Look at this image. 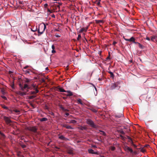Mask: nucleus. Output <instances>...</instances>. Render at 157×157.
I'll list each match as a JSON object with an SVG mask.
<instances>
[{"label": "nucleus", "mask_w": 157, "mask_h": 157, "mask_svg": "<svg viewBox=\"0 0 157 157\" xmlns=\"http://www.w3.org/2000/svg\"><path fill=\"white\" fill-rule=\"evenodd\" d=\"M13 111L15 112L16 113H19L20 112V111L19 110H17V109H14L13 110Z\"/></svg>", "instance_id": "f704fd0d"}, {"label": "nucleus", "mask_w": 157, "mask_h": 157, "mask_svg": "<svg viewBox=\"0 0 157 157\" xmlns=\"http://www.w3.org/2000/svg\"><path fill=\"white\" fill-rule=\"evenodd\" d=\"M62 125V126L63 127H65V128H66V127L67 126V125L66 124H63Z\"/></svg>", "instance_id": "ea45409f"}, {"label": "nucleus", "mask_w": 157, "mask_h": 157, "mask_svg": "<svg viewBox=\"0 0 157 157\" xmlns=\"http://www.w3.org/2000/svg\"><path fill=\"white\" fill-rule=\"evenodd\" d=\"M46 28V26L44 24H41L39 26V28L38 30V36H40L42 34Z\"/></svg>", "instance_id": "f03ea898"}, {"label": "nucleus", "mask_w": 157, "mask_h": 157, "mask_svg": "<svg viewBox=\"0 0 157 157\" xmlns=\"http://www.w3.org/2000/svg\"><path fill=\"white\" fill-rule=\"evenodd\" d=\"M125 149H126V150L129 151L131 153H132L133 152V150H132V149L131 148L129 147H128V146L126 147H125Z\"/></svg>", "instance_id": "f3484780"}, {"label": "nucleus", "mask_w": 157, "mask_h": 157, "mask_svg": "<svg viewBox=\"0 0 157 157\" xmlns=\"http://www.w3.org/2000/svg\"><path fill=\"white\" fill-rule=\"evenodd\" d=\"M99 131L101 132V134L105 136H106V134L104 132L101 130H100Z\"/></svg>", "instance_id": "7c9ffc66"}, {"label": "nucleus", "mask_w": 157, "mask_h": 157, "mask_svg": "<svg viewBox=\"0 0 157 157\" xmlns=\"http://www.w3.org/2000/svg\"><path fill=\"white\" fill-rule=\"evenodd\" d=\"M117 43V42L116 41H114L112 44V45H115Z\"/></svg>", "instance_id": "79ce46f5"}, {"label": "nucleus", "mask_w": 157, "mask_h": 157, "mask_svg": "<svg viewBox=\"0 0 157 157\" xmlns=\"http://www.w3.org/2000/svg\"><path fill=\"white\" fill-rule=\"evenodd\" d=\"M92 147L94 148H97V147L95 145H92Z\"/></svg>", "instance_id": "09e8293b"}, {"label": "nucleus", "mask_w": 157, "mask_h": 157, "mask_svg": "<svg viewBox=\"0 0 157 157\" xmlns=\"http://www.w3.org/2000/svg\"><path fill=\"white\" fill-rule=\"evenodd\" d=\"M59 136V139L61 140H69V139L67 138H66L65 137H64L63 135H60V134L58 135Z\"/></svg>", "instance_id": "9d476101"}, {"label": "nucleus", "mask_w": 157, "mask_h": 157, "mask_svg": "<svg viewBox=\"0 0 157 157\" xmlns=\"http://www.w3.org/2000/svg\"><path fill=\"white\" fill-rule=\"evenodd\" d=\"M18 82L19 86L21 88H31L32 87L34 88H40L41 87L38 88L37 87L36 85H34L32 79L27 78H25L23 79L19 78Z\"/></svg>", "instance_id": "f257e3e1"}, {"label": "nucleus", "mask_w": 157, "mask_h": 157, "mask_svg": "<svg viewBox=\"0 0 157 157\" xmlns=\"http://www.w3.org/2000/svg\"><path fill=\"white\" fill-rule=\"evenodd\" d=\"M40 120L41 121H46L48 120V119L46 117H43Z\"/></svg>", "instance_id": "5701e85b"}, {"label": "nucleus", "mask_w": 157, "mask_h": 157, "mask_svg": "<svg viewBox=\"0 0 157 157\" xmlns=\"http://www.w3.org/2000/svg\"><path fill=\"white\" fill-rule=\"evenodd\" d=\"M57 7H58L59 9L60 8V6L59 5H58L57 6Z\"/></svg>", "instance_id": "0e129e2a"}, {"label": "nucleus", "mask_w": 157, "mask_h": 157, "mask_svg": "<svg viewBox=\"0 0 157 157\" xmlns=\"http://www.w3.org/2000/svg\"><path fill=\"white\" fill-rule=\"evenodd\" d=\"M94 154L98 155V152H94Z\"/></svg>", "instance_id": "603ef678"}, {"label": "nucleus", "mask_w": 157, "mask_h": 157, "mask_svg": "<svg viewBox=\"0 0 157 157\" xmlns=\"http://www.w3.org/2000/svg\"><path fill=\"white\" fill-rule=\"evenodd\" d=\"M120 137H121L122 140H124V137L122 135H120Z\"/></svg>", "instance_id": "4c0bfd02"}, {"label": "nucleus", "mask_w": 157, "mask_h": 157, "mask_svg": "<svg viewBox=\"0 0 157 157\" xmlns=\"http://www.w3.org/2000/svg\"><path fill=\"white\" fill-rule=\"evenodd\" d=\"M127 138L128 139V140H129V142H131L132 143H133V142H132V139L129 136H127Z\"/></svg>", "instance_id": "cd10ccee"}, {"label": "nucleus", "mask_w": 157, "mask_h": 157, "mask_svg": "<svg viewBox=\"0 0 157 157\" xmlns=\"http://www.w3.org/2000/svg\"><path fill=\"white\" fill-rule=\"evenodd\" d=\"M37 29V28L35 30H34V29H31V30L33 32H35V31H36Z\"/></svg>", "instance_id": "37998d69"}, {"label": "nucleus", "mask_w": 157, "mask_h": 157, "mask_svg": "<svg viewBox=\"0 0 157 157\" xmlns=\"http://www.w3.org/2000/svg\"><path fill=\"white\" fill-rule=\"evenodd\" d=\"M35 90L34 91H32L31 92L32 94H36L38 93L39 90H38V89H35Z\"/></svg>", "instance_id": "aec40b11"}, {"label": "nucleus", "mask_w": 157, "mask_h": 157, "mask_svg": "<svg viewBox=\"0 0 157 157\" xmlns=\"http://www.w3.org/2000/svg\"><path fill=\"white\" fill-rule=\"evenodd\" d=\"M52 88H54L53 87H52ZM55 88H59V89H60V88H62L61 87H58V88L56 87Z\"/></svg>", "instance_id": "bf43d9fd"}, {"label": "nucleus", "mask_w": 157, "mask_h": 157, "mask_svg": "<svg viewBox=\"0 0 157 157\" xmlns=\"http://www.w3.org/2000/svg\"><path fill=\"white\" fill-rule=\"evenodd\" d=\"M115 147H112V148H111V150H112V151H114V150H115Z\"/></svg>", "instance_id": "c03bdc74"}, {"label": "nucleus", "mask_w": 157, "mask_h": 157, "mask_svg": "<svg viewBox=\"0 0 157 157\" xmlns=\"http://www.w3.org/2000/svg\"><path fill=\"white\" fill-rule=\"evenodd\" d=\"M28 91V90L26 91L24 90V89H21V91H17L16 92V93L17 94L20 95L21 96H23L26 94L27 92Z\"/></svg>", "instance_id": "39448f33"}, {"label": "nucleus", "mask_w": 157, "mask_h": 157, "mask_svg": "<svg viewBox=\"0 0 157 157\" xmlns=\"http://www.w3.org/2000/svg\"><path fill=\"white\" fill-rule=\"evenodd\" d=\"M14 85L13 84L12 85H11V87H12V88H13V86H14Z\"/></svg>", "instance_id": "680f3d73"}, {"label": "nucleus", "mask_w": 157, "mask_h": 157, "mask_svg": "<svg viewBox=\"0 0 157 157\" xmlns=\"http://www.w3.org/2000/svg\"><path fill=\"white\" fill-rule=\"evenodd\" d=\"M109 73L110 74V77L113 78L114 75L113 73L111 71H109Z\"/></svg>", "instance_id": "a878e982"}, {"label": "nucleus", "mask_w": 157, "mask_h": 157, "mask_svg": "<svg viewBox=\"0 0 157 157\" xmlns=\"http://www.w3.org/2000/svg\"><path fill=\"white\" fill-rule=\"evenodd\" d=\"M88 29V27L83 28H81L79 30V33H82L84 31L86 32L87 31V30Z\"/></svg>", "instance_id": "4468645a"}, {"label": "nucleus", "mask_w": 157, "mask_h": 157, "mask_svg": "<svg viewBox=\"0 0 157 157\" xmlns=\"http://www.w3.org/2000/svg\"><path fill=\"white\" fill-rule=\"evenodd\" d=\"M36 97V96L35 95H32V96H30L29 98L30 99H33V98H34Z\"/></svg>", "instance_id": "72a5a7b5"}, {"label": "nucleus", "mask_w": 157, "mask_h": 157, "mask_svg": "<svg viewBox=\"0 0 157 157\" xmlns=\"http://www.w3.org/2000/svg\"><path fill=\"white\" fill-rule=\"evenodd\" d=\"M154 37H152L151 39V40L152 41H153L154 40Z\"/></svg>", "instance_id": "4d7b16f0"}, {"label": "nucleus", "mask_w": 157, "mask_h": 157, "mask_svg": "<svg viewBox=\"0 0 157 157\" xmlns=\"http://www.w3.org/2000/svg\"><path fill=\"white\" fill-rule=\"evenodd\" d=\"M1 97L2 98H3L5 100H7V98H6L5 96H1Z\"/></svg>", "instance_id": "c9c22d12"}, {"label": "nucleus", "mask_w": 157, "mask_h": 157, "mask_svg": "<svg viewBox=\"0 0 157 157\" xmlns=\"http://www.w3.org/2000/svg\"><path fill=\"white\" fill-rule=\"evenodd\" d=\"M124 40L127 41L132 42L133 43H136L135 39L133 37H131L130 39H127L124 38Z\"/></svg>", "instance_id": "1a4fd4ad"}, {"label": "nucleus", "mask_w": 157, "mask_h": 157, "mask_svg": "<svg viewBox=\"0 0 157 157\" xmlns=\"http://www.w3.org/2000/svg\"><path fill=\"white\" fill-rule=\"evenodd\" d=\"M116 118H120L123 117V115L122 112L119 114H116L114 115Z\"/></svg>", "instance_id": "9b49d317"}, {"label": "nucleus", "mask_w": 157, "mask_h": 157, "mask_svg": "<svg viewBox=\"0 0 157 157\" xmlns=\"http://www.w3.org/2000/svg\"><path fill=\"white\" fill-rule=\"evenodd\" d=\"M45 70H48V67H47L46 68Z\"/></svg>", "instance_id": "338daca9"}, {"label": "nucleus", "mask_w": 157, "mask_h": 157, "mask_svg": "<svg viewBox=\"0 0 157 157\" xmlns=\"http://www.w3.org/2000/svg\"><path fill=\"white\" fill-rule=\"evenodd\" d=\"M67 129H73V128L71 126L67 125V126L66 127Z\"/></svg>", "instance_id": "c85d7f7f"}, {"label": "nucleus", "mask_w": 157, "mask_h": 157, "mask_svg": "<svg viewBox=\"0 0 157 157\" xmlns=\"http://www.w3.org/2000/svg\"><path fill=\"white\" fill-rule=\"evenodd\" d=\"M93 112H97V110L95 109H94L93 110Z\"/></svg>", "instance_id": "6e6d98bb"}, {"label": "nucleus", "mask_w": 157, "mask_h": 157, "mask_svg": "<svg viewBox=\"0 0 157 157\" xmlns=\"http://www.w3.org/2000/svg\"><path fill=\"white\" fill-rule=\"evenodd\" d=\"M141 151L143 152H144L145 151V150L143 148L141 149Z\"/></svg>", "instance_id": "a19ab883"}, {"label": "nucleus", "mask_w": 157, "mask_h": 157, "mask_svg": "<svg viewBox=\"0 0 157 157\" xmlns=\"http://www.w3.org/2000/svg\"><path fill=\"white\" fill-rule=\"evenodd\" d=\"M60 108L62 109V110L64 111H69L68 110L66 109H65V108H64V107H63L62 106Z\"/></svg>", "instance_id": "c756f323"}, {"label": "nucleus", "mask_w": 157, "mask_h": 157, "mask_svg": "<svg viewBox=\"0 0 157 157\" xmlns=\"http://www.w3.org/2000/svg\"><path fill=\"white\" fill-rule=\"evenodd\" d=\"M65 115L67 116H68L69 115V113H65Z\"/></svg>", "instance_id": "5fc2aeb1"}, {"label": "nucleus", "mask_w": 157, "mask_h": 157, "mask_svg": "<svg viewBox=\"0 0 157 157\" xmlns=\"http://www.w3.org/2000/svg\"><path fill=\"white\" fill-rule=\"evenodd\" d=\"M135 44H138V45L139 47L141 49H143L144 48V46H143L140 43L137 42H136V43H134Z\"/></svg>", "instance_id": "dca6fc26"}, {"label": "nucleus", "mask_w": 157, "mask_h": 157, "mask_svg": "<svg viewBox=\"0 0 157 157\" xmlns=\"http://www.w3.org/2000/svg\"><path fill=\"white\" fill-rule=\"evenodd\" d=\"M88 151L89 153L94 154V151L92 149H89L88 150Z\"/></svg>", "instance_id": "412c9836"}, {"label": "nucleus", "mask_w": 157, "mask_h": 157, "mask_svg": "<svg viewBox=\"0 0 157 157\" xmlns=\"http://www.w3.org/2000/svg\"><path fill=\"white\" fill-rule=\"evenodd\" d=\"M86 123L91 127L97 128H98V126L94 124V121L91 119H88L86 120Z\"/></svg>", "instance_id": "7ed1b4c3"}, {"label": "nucleus", "mask_w": 157, "mask_h": 157, "mask_svg": "<svg viewBox=\"0 0 157 157\" xmlns=\"http://www.w3.org/2000/svg\"><path fill=\"white\" fill-rule=\"evenodd\" d=\"M117 132L122 134H125L124 131L122 129L118 130Z\"/></svg>", "instance_id": "393cba45"}, {"label": "nucleus", "mask_w": 157, "mask_h": 157, "mask_svg": "<svg viewBox=\"0 0 157 157\" xmlns=\"http://www.w3.org/2000/svg\"><path fill=\"white\" fill-rule=\"evenodd\" d=\"M67 153L71 155H73L74 154V150L72 148H69L67 150Z\"/></svg>", "instance_id": "6e6552de"}, {"label": "nucleus", "mask_w": 157, "mask_h": 157, "mask_svg": "<svg viewBox=\"0 0 157 157\" xmlns=\"http://www.w3.org/2000/svg\"><path fill=\"white\" fill-rule=\"evenodd\" d=\"M1 106L4 109H8V108L7 107L5 106L4 105H1Z\"/></svg>", "instance_id": "bb28decb"}, {"label": "nucleus", "mask_w": 157, "mask_h": 157, "mask_svg": "<svg viewBox=\"0 0 157 157\" xmlns=\"http://www.w3.org/2000/svg\"><path fill=\"white\" fill-rule=\"evenodd\" d=\"M146 40H150V39L149 37H147L146 38Z\"/></svg>", "instance_id": "8fccbe9b"}, {"label": "nucleus", "mask_w": 157, "mask_h": 157, "mask_svg": "<svg viewBox=\"0 0 157 157\" xmlns=\"http://www.w3.org/2000/svg\"><path fill=\"white\" fill-rule=\"evenodd\" d=\"M55 36L57 37H59L60 36L58 35V34H56L55 35Z\"/></svg>", "instance_id": "49530a36"}, {"label": "nucleus", "mask_w": 157, "mask_h": 157, "mask_svg": "<svg viewBox=\"0 0 157 157\" xmlns=\"http://www.w3.org/2000/svg\"><path fill=\"white\" fill-rule=\"evenodd\" d=\"M3 119L7 124H9L12 122L11 120L8 117L4 116Z\"/></svg>", "instance_id": "0eeeda50"}, {"label": "nucleus", "mask_w": 157, "mask_h": 157, "mask_svg": "<svg viewBox=\"0 0 157 157\" xmlns=\"http://www.w3.org/2000/svg\"><path fill=\"white\" fill-rule=\"evenodd\" d=\"M52 52L53 53H54L56 52V51L54 50V49L52 50Z\"/></svg>", "instance_id": "de8ad7c7"}, {"label": "nucleus", "mask_w": 157, "mask_h": 157, "mask_svg": "<svg viewBox=\"0 0 157 157\" xmlns=\"http://www.w3.org/2000/svg\"><path fill=\"white\" fill-rule=\"evenodd\" d=\"M79 128L81 130H86L87 129V128L86 127V126H81Z\"/></svg>", "instance_id": "6ab92c4d"}, {"label": "nucleus", "mask_w": 157, "mask_h": 157, "mask_svg": "<svg viewBox=\"0 0 157 157\" xmlns=\"http://www.w3.org/2000/svg\"><path fill=\"white\" fill-rule=\"evenodd\" d=\"M38 79L41 83H45V79L44 78H42L40 76H38Z\"/></svg>", "instance_id": "f8f14e48"}, {"label": "nucleus", "mask_w": 157, "mask_h": 157, "mask_svg": "<svg viewBox=\"0 0 157 157\" xmlns=\"http://www.w3.org/2000/svg\"><path fill=\"white\" fill-rule=\"evenodd\" d=\"M28 67V66H26L24 67V69H26Z\"/></svg>", "instance_id": "e2e57ef3"}, {"label": "nucleus", "mask_w": 157, "mask_h": 157, "mask_svg": "<svg viewBox=\"0 0 157 157\" xmlns=\"http://www.w3.org/2000/svg\"><path fill=\"white\" fill-rule=\"evenodd\" d=\"M110 59V58H109V56L108 57H107V58H106L107 59Z\"/></svg>", "instance_id": "052dcab7"}, {"label": "nucleus", "mask_w": 157, "mask_h": 157, "mask_svg": "<svg viewBox=\"0 0 157 157\" xmlns=\"http://www.w3.org/2000/svg\"><path fill=\"white\" fill-rule=\"evenodd\" d=\"M68 66H67L66 67V70H67L68 69Z\"/></svg>", "instance_id": "69168bd1"}, {"label": "nucleus", "mask_w": 157, "mask_h": 157, "mask_svg": "<svg viewBox=\"0 0 157 157\" xmlns=\"http://www.w3.org/2000/svg\"><path fill=\"white\" fill-rule=\"evenodd\" d=\"M18 2H19V3L20 4H24V2L23 1H20L19 0Z\"/></svg>", "instance_id": "58836bf2"}, {"label": "nucleus", "mask_w": 157, "mask_h": 157, "mask_svg": "<svg viewBox=\"0 0 157 157\" xmlns=\"http://www.w3.org/2000/svg\"><path fill=\"white\" fill-rule=\"evenodd\" d=\"M5 137L6 136L5 135L0 131V138L2 140H3L5 138Z\"/></svg>", "instance_id": "ddd939ff"}, {"label": "nucleus", "mask_w": 157, "mask_h": 157, "mask_svg": "<svg viewBox=\"0 0 157 157\" xmlns=\"http://www.w3.org/2000/svg\"><path fill=\"white\" fill-rule=\"evenodd\" d=\"M100 4V1H98L97 2V5H99Z\"/></svg>", "instance_id": "3c124183"}, {"label": "nucleus", "mask_w": 157, "mask_h": 157, "mask_svg": "<svg viewBox=\"0 0 157 157\" xmlns=\"http://www.w3.org/2000/svg\"><path fill=\"white\" fill-rule=\"evenodd\" d=\"M27 129L28 130L33 132L35 133L37 132V128L35 126L28 127Z\"/></svg>", "instance_id": "423d86ee"}, {"label": "nucleus", "mask_w": 157, "mask_h": 157, "mask_svg": "<svg viewBox=\"0 0 157 157\" xmlns=\"http://www.w3.org/2000/svg\"><path fill=\"white\" fill-rule=\"evenodd\" d=\"M76 123H77V121H75V120H72L71 121H70V122L69 123H72L73 124H75Z\"/></svg>", "instance_id": "b1692460"}, {"label": "nucleus", "mask_w": 157, "mask_h": 157, "mask_svg": "<svg viewBox=\"0 0 157 157\" xmlns=\"http://www.w3.org/2000/svg\"><path fill=\"white\" fill-rule=\"evenodd\" d=\"M52 50L55 49V46L54 45H52Z\"/></svg>", "instance_id": "a18cd8bd"}, {"label": "nucleus", "mask_w": 157, "mask_h": 157, "mask_svg": "<svg viewBox=\"0 0 157 157\" xmlns=\"http://www.w3.org/2000/svg\"><path fill=\"white\" fill-rule=\"evenodd\" d=\"M52 17L53 18H55V16L54 14H53L52 15Z\"/></svg>", "instance_id": "864d4df0"}, {"label": "nucleus", "mask_w": 157, "mask_h": 157, "mask_svg": "<svg viewBox=\"0 0 157 157\" xmlns=\"http://www.w3.org/2000/svg\"><path fill=\"white\" fill-rule=\"evenodd\" d=\"M26 72L27 73H29L30 72L29 71H26Z\"/></svg>", "instance_id": "13d9d810"}, {"label": "nucleus", "mask_w": 157, "mask_h": 157, "mask_svg": "<svg viewBox=\"0 0 157 157\" xmlns=\"http://www.w3.org/2000/svg\"><path fill=\"white\" fill-rule=\"evenodd\" d=\"M21 147L22 148H25L26 147V146L25 145L22 144L21 145Z\"/></svg>", "instance_id": "e433bc0d"}, {"label": "nucleus", "mask_w": 157, "mask_h": 157, "mask_svg": "<svg viewBox=\"0 0 157 157\" xmlns=\"http://www.w3.org/2000/svg\"><path fill=\"white\" fill-rule=\"evenodd\" d=\"M113 86L114 88H120L121 87L120 84V83L119 82L115 83L113 85Z\"/></svg>", "instance_id": "2eb2a0df"}, {"label": "nucleus", "mask_w": 157, "mask_h": 157, "mask_svg": "<svg viewBox=\"0 0 157 157\" xmlns=\"http://www.w3.org/2000/svg\"><path fill=\"white\" fill-rule=\"evenodd\" d=\"M96 23H99L100 22H102V20H96Z\"/></svg>", "instance_id": "2f4dec72"}, {"label": "nucleus", "mask_w": 157, "mask_h": 157, "mask_svg": "<svg viewBox=\"0 0 157 157\" xmlns=\"http://www.w3.org/2000/svg\"><path fill=\"white\" fill-rule=\"evenodd\" d=\"M48 6V4H46L44 5L45 6Z\"/></svg>", "instance_id": "774afa93"}, {"label": "nucleus", "mask_w": 157, "mask_h": 157, "mask_svg": "<svg viewBox=\"0 0 157 157\" xmlns=\"http://www.w3.org/2000/svg\"><path fill=\"white\" fill-rule=\"evenodd\" d=\"M81 38V36L80 34H79L78 35V37L77 38V40H78L80 39Z\"/></svg>", "instance_id": "473e14b6"}, {"label": "nucleus", "mask_w": 157, "mask_h": 157, "mask_svg": "<svg viewBox=\"0 0 157 157\" xmlns=\"http://www.w3.org/2000/svg\"><path fill=\"white\" fill-rule=\"evenodd\" d=\"M1 92L3 95H5L7 94V92L4 90V89H1Z\"/></svg>", "instance_id": "a211bd4d"}, {"label": "nucleus", "mask_w": 157, "mask_h": 157, "mask_svg": "<svg viewBox=\"0 0 157 157\" xmlns=\"http://www.w3.org/2000/svg\"><path fill=\"white\" fill-rule=\"evenodd\" d=\"M77 103H78L82 105H83V103L80 99H78L77 100Z\"/></svg>", "instance_id": "4be33fe9"}, {"label": "nucleus", "mask_w": 157, "mask_h": 157, "mask_svg": "<svg viewBox=\"0 0 157 157\" xmlns=\"http://www.w3.org/2000/svg\"><path fill=\"white\" fill-rule=\"evenodd\" d=\"M59 91L61 92H67V94H65V95L67 96H71L73 95L72 93L70 91L68 90L66 91L64 89H58Z\"/></svg>", "instance_id": "20e7f679"}]
</instances>
